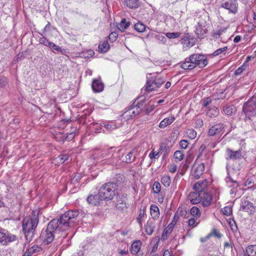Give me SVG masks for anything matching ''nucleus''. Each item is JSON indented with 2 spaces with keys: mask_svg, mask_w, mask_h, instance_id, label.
<instances>
[{
  "mask_svg": "<svg viewBox=\"0 0 256 256\" xmlns=\"http://www.w3.org/2000/svg\"><path fill=\"white\" fill-rule=\"evenodd\" d=\"M79 212L78 210H70L51 220L46 228L42 231L41 238L44 245L48 244L54 240V234L65 232L73 226L77 221Z\"/></svg>",
  "mask_w": 256,
  "mask_h": 256,
  "instance_id": "f257e3e1",
  "label": "nucleus"
},
{
  "mask_svg": "<svg viewBox=\"0 0 256 256\" xmlns=\"http://www.w3.org/2000/svg\"><path fill=\"white\" fill-rule=\"evenodd\" d=\"M40 214V210H33L30 218H25L22 220V232L28 242H30L34 236L36 228L39 222L38 216Z\"/></svg>",
  "mask_w": 256,
  "mask_h": 256,
  "instance_id": "f03ea898",
  "label": "nucleus"
},
{
  "mask_svg": "<svg viewBox=\"0 0 256 256\" xmlns=\"http://www.w3.org/2000/svg\"><path fill=\"white\" fill-rule=\"evenodd\" d=\"M207 64L208 60L206 55L194 54L186 58L185 61L182 63L180 67L184 70H191L196 66L200 68H204Z\"/></svg>",
  "mask_w": 256,
  "mask_h": 256,
  "instance_id": "7ed1b4c3",
  "label": "nucleus"
},
{
  "mask_svg": "<svg viewBox=\"0 0 256 256\" xmlns=\"http://www.w3.org/2000/svg\"><path fill=\"white\" fill-rule=\"evenodd\" d=\"M242 114L246 122L252 120L256 116V97L252 96L244 104Z\"/></svg>",
  "mask_w": 256,
  "mask_h": 256,
  "instance_id": "20e7f679",
  "label": "nucleus"
},
{
  "mask_svg": "<svg viewBox=\"0 0 256 256\" xmlns=\"http://www.w3.org/2000/svg\"><path fill=\"white\" fill-rule=\"evenodd\" d=\"M118 187L116 184L114 182H108L103 184L98 190L104 200L110 201L116 196Z\"/></svg>",
  "mask_w": 256,
  "mask_h": 256,
  "instance_id": "39448f33",
  "label": "nucleus"
},
{
  "mask_svg": "<svg viewBox=\"0 0 256 256\" xmlns=\"http://www.w3.org/2000/svg\"><path fill=\"white\" fill-rule=\"evenodd\" d=\"M18 240V236L8 230L0 226V244L7 246L10 244Z\"/></svg>",
  "mask_w": 256,
  "mask_h": 256,
  "instance_id": "423d86ee",
  "label": "nucleus"
},
{
  "mask_svg": "<svg viewBox=\"0 0 256 256\" xmlns=\"http://www.w3.org/2000/svg\"><path fill=\"white\" fill-rule=\"evenodd\" d=\"M114 148H110L101 152V157L104 160H107L106 162L108 164L114 165L117 164L120 160L118 152H114Z\"/></svg>",
  "mask_w": 256,
  "mask_h": 256,
  "instance_id": "0eeeda50",
  "label": "nucleus"
},
{
  "mask_svg": "<svg viewBox=\"0 0 256 256\" xmlns=\"http://www.w3.org/2000/svg\"><path fill=\"white\" fill-rule=\"evenodd\" d=\"M256 206L250 201L242 199L241 200L240 210L248 212L249 214L252 215L254 214Z\"/></svg>",
  "mask_w": 256,
  "mask_h": 256,
  "instance_id": "6e6552de",
  "label": "nucleus"
},
{
  "mask_svg": "<svg viewBox=\"0 0 256 256\" xmlns=\"http://www.w3.org/2000/svg\"><path fill=\"white\" fill-rule=\"evenodd\" d=\"M222 7L235 14L238 12V2L237 0H222Z\"/></svg>",
  "mask_w": 256,
  "mask_h": 256,
  "instance_id": "1a4fd4ad",
  "label": "nucleus"
},
{
  "mask_svg": "<svg viewBox=\"0 0 256 256\" xmlns=\"http://www.w3.org/2000/svg\"><path fill=\"white\" fill-rule=\"evenodd\" d=\"M228 176L226 178V182L228 186L231 188L230 194L232 195L236 194L238 192V188L239 186V184L236 180H234L230 174L228 168H226Z\"/></svg>",
  "mask_w": 256,
  "mask_h": 256,
  "instance_id": "9d476101",
  "label": "nucleus"
},
{
  "mask_svg": "<svg viewBox=\"0 0 256 256\" xmlns=\"http://www.w3.org/2000/svg\"><path fill=\"white\" fill-rule=\"evenodd\" d=\"M164 82V80L161 78H156L154 80H148L146 82V90L147 92H151L160 88Z\"/></svg>",
  "mask_w": 256,
  "mask_h": 256,
  "instance_id": "9b49d317",
  "label": "nucleus"
},
{
  "mask_svg": "<svg viewBox=\"0 0 256 256\" xmlns=\"http://www.w3.org/2000/svg\"><path fill=\"white\" fill-rule=\"evenodd\" d=\"M206 25V20L202 19L200 20L198 22L195 32L198 36V38L204 36L207 33L208 30Z\"/></svg>",
  "mask_w": 256,
  "mask_h": 256,
  "instance_id": "f8f14e48",
  "label": "nucleus"
},
{
  "mask_svg": "<svg viewBox=\"0 0 256 256\" xmlns=\"http://www.w3.org/2000/svg\"><path fill=\"white\" fill-rule=\"evenodd\" d=\"M226 153L228 157L226 158L227 160H240L242 157V150L239 149L237 150H233L229 148L226 149Z\"/></svg>",
  "mask_w": 256,
  "mask_h": 256,
  "instance_id": "ddd939ff",
  "label": "nucleus"
},
{
  "mask_svg": "<svg viewBox=\"0 0 256 256\" xmlns=\"http://www.w3.org/2000/svg\"><path fill=\"white\" fill-rule=\"evenodd\" d=\"M142 96L138 98L134 102V103L130 106L128 110L126 111L125 113L128 116H129L131 118H134L136 116L139 114L142 110L135 106V103L139 98H142Z\"/></svg>",
  "mask_w": 256,
  "mask_h": 256,
  "instance_id": "4468645a",
  "label": "nucleus"
},
{
  "mask_svg": "<svg viewBox=\"0 0 256 256\" xmlns=\"http://www.w3.org/2000/svg\"><path fill=\"white\" fill-rule=\"evenodd\" d=\"M224 124L219 123L212 126L208 132L209 136H214L218 134L224 132Z\"/></svg>",
  "mask_w": 256,
  "mask_h": 256,
  "instance_id": "2eb2a0df",
  "label": "nucleus"
},
{
  "mask_svg": "<svg viewBox=\"0 0 256 256\" xmlns=\"http://www.w3.org/2000/svg\"><path fill=\"white\" fill-rule=\"evenodd\" d=\"M208 182L207 180L196 182L193 186V189L200 193L204 192L207 188Z\"/></svg>",
  "mask_w": 256,
  "mask_h": 256,
  "instance_id": "dca6fc26",
  "label": "nucleus"
},
{
  "mask_svg": "<svg viewBox=\"0 0 256 256\" xmlns=\"http://www.w3.org/2000/svg\"><path fill=\"white\" fill-rule=\"evenodd\" d=\"M102 200H104L102 199V197L101 196L99 190L98 194L94 195L90 194L86 198V201L88 204H91L94 206L98 204Z\"/></svg>",
  "mask_w": 256,
  "mask_h": 256,
  "instance_id": "f3484780",
  "label": "nucleus"
},
{
  "mask_svg": "<svg viewBox=\"0 0 256 256\" xmlns=\"http://www.w3.org/2000/svg\"><path fill=\"white\" fill-rule=\"evenodd\" d=\"M222 110L226 115L232 116L236 114L237 108L234 104H226L223 106Z\"/></svg>",
  "mask_w": 256,
  "mask_h": 256,
  "instance_id": "a211bd4d",
  "label": "nucleus"
},
{
  "mask_svg": "<svg viewBox=\"0 0 256 256\" xmlns=\"http://www.w3.org/2000/svg\"><path fill=\"white\" fill-rule=\"evenodd\" d=\"M188 198L193 204H199L202 200L200 194L196 192H190L188 196Z\"/></svg>",
  "mask_w": 256,
  "mask_h": 256,
  "instance_id": "6ab92c4d",
  "label": "nucleus"
},
{
  "mask_svg": "<svg viewBox=\"0 0 256 256\" xmlns=\"http://www.w3.org/2000/svg\"><path fill=\"white\" fill-rule=\"evenodd\" d=\"M212 200V196L211 194L208 192H204L203 196H202V204L204 207L209 206Z\"/></svg>",
  "mask_w": 256,
  "mask_h": 256,
  "instance_id": "aec40b11",
  "label": "nucleus"
},
{
  "mask_svg": "<svg viewBox=\"0 0 256 256\" xmlns=\"http://www.w3.org/2000/svg\"><path fill=\"white\" fill-rule=\"evenodd\" d=\"M156 228L155 220L152 219H149L145 226L146 233L148 235H151Z\"/></svg>",
  "mask_w": 256,
  "mask_h": 256,
  "instance_id": "412c9836",
  "label": "nucleus"
},
{
  "mask_svg": "<svg viewBox=\"0 0 256 256\" xmlns=\"http://www.w3.org/2000/svg\"><path fill=\"white\" fill-rule=\"evenodd\" d=\"M92 88L95 92H100L104 90V84L98 80H94L92 84Z\"/></svg>",
  "mask_w": 256,
  "mask_h": 256,
  "instance_id": "4be33fe9",
  "label": "nucleus"
},
{
  "mask_svg": "<svg viewBox=\"0 0 256 256\" xmlns=\"http://www.w3.org/2000/svg\"><path fill=\"white\" fill-rule=\"evenodd\" d=\"M204 170V164H199L194 170L193 176L196 179H198Z\"/></svg>",
  "mask_w": 256,
  "mask_h": 256,
  "instance_id": "5701e85b",
  "label": "nucleus"
},
{
  "mask_svg": "<svg viewBox=\"0 0 256 256\" xmlns=\"http://www.w3.org/2000/svg\"><path fill=\"white\" fill-rule=\"evenodd\" d=\"M173 223H170L168 226L164 228L162 236V240L164 241L167 240L169 234H171L174 229Z\"/></svg>",
  "mask_w": 256,
  "mask_h": 256,
  "instance_id": "b1692460",
  "label": "nucleus"
},
{
  "mask_svg": "<svg viewBox=\"0 0 256 256\" xmlns=\"http://www.w3.org/2000/svg\"><path fill=\"white\" fill-rule=\"evenodd\" d=\"M142 246V242L140 240L134 241L130 247L131 253L133 254H136L140 251Z\"/></svg>",
  "mask_w": 256,
  "mask_h": 256,
  "instance_id": "393cba45",
  "label": "nucleus"
},
{
  "mask_svg": "<svg viewBox=\"0 0 256 256\" xmlns=\"http://www.w3.org/2000/svg\"><path fill=\"white\" fill-rule=\"evenodd\" d=\"M150 213L152 219L155 220L160 216V210L158 206L156 204H152L150 207Z\"/></svg>",
  "mask_w": 256,
  "mask_h": 256,
  "instance_id": "a878e982",
  "label": "nucleus"
},
{
  "mask_svg": "<svg viewBox=\"0 0 256 256\" xmlns=\"http://www.w3.org/2000/svg\"><path fill=\"white\" fill-rule=\"evenodd\" d=\"M126 6L131 9H136L139 7L140 2L138 0H124Z\"/></svg>",
  "mask_w": 256,
  "mask_h": 256,
  "instance_id": "bb28decb",
  "label": "nucleus"
},
{
  "mask_svg": "<svg viewBox=\"0 0 256 256\" xmlns=\"http://www.w3.org/2000/svg\"><path fill=\"white\" fill-rule=\"evenodd\" d=\"M116 200L114 202L116 206H118L120 205V204L124 203L128 200L127 194H116Z\"/></svg>",
  "mask_w": 256,
  "mask_h": 256,
  "instance_id": "cd10ccee",
  "label": "nucleus"
},
{
  "mask_svg": "<svg viewBox=\"0 0 256 256\" xmlns=\"http://www.w3.org/2000/svg\"><path fill=\"white\" fill-rule=\"evenodd\" d=\"M201 160L203 161L201 164H204V168L211 166L213 162V160L210 154H206Z\"/></svg>",
  "mask_w": 256,
  "mask_h": 256,
  "instance_id": "c85d7f7f",
  "label": "nucleus"
},
{
  "mask_svg": "<svg viewBox=\"0 0 256 256\" xmlns=\"http://www.w3.org/2000/svg\"><path fill=\"white\" fill-rule=\"evenodd\" d=\"M175 120V118L174 116H171L170 118H167L164 119L159 124L160 128H164L166 126L170 124Z\"/></svg>",
  "mask_w": 256,
  "mask_h": 256,
  "instance_id": "c756f323",
  "label": "nucleus"
},
{
  "mask_svg": "<svg viewBox=\"0 0 256 256\" xmlns=\"http://www.w3.org/2000/svg\"><path fill=\"white\" fill-rule=\"evenodd\" d=\"M247 256H256V245H250L246 248Z\"/></svg>",
  "mask_w": 256,
  "mask_h": 256,
  "instance_id": "7c9ffc66",
  "label": "nucleus"
},
{
  "mask_svg": "<svg viewBox=\"0 0 256 256\" xmlns=\"http://www.w3.org/2000/svg\"><path fill=\"white\" fill-rule=\"evenodd\" d=\"M219 114V110L214 106L208 110L206 115L210 118H215Z\"/></svg>",
  "mask_w": 256,
  "mask_h": 256,
  "instance_id": "2f4dec72",
  "label": "nucleus"
},
{
  "mask_svg": "<svg viewBox=\"0 0 256 256\" xmlns=\"http://www.w3.org/2000/svg\"><path fill=\"white\" fill-rule=\"evenodd\" d=\"M110 48V46L107 41L104 42L102 44H100L98 46L99 52L101 53H105L107 52Z\"/></svg>",
  "mask_w": 256,
  "mask_h": 256,
  "instance_id": "473e14b6",
  "label": "nucleus"
},
{
  "mask_svg": "<svg viewBox=\"0 0 256 256\" xmlns=\"http://www.w3.org/2000/svg\"><path fill=\"white\" fill-rule=\"evenodd\" d=\"M130 24V22H127L126 18H122L118 28L121 32H124Z\"/></svg>",
  "mask_w": 256,
  "mask_h": 256,
  "instance_id": "72a5a7b5",
  "label": "nucleus"
},
{
  "mask_svg": "<svg viewBox=\"0 0 256 256\" xmlns=\"http://www.w3.org/2000/svg\"><path fill=\"white\" fill-rule=\"evenodd\" d=\"M184 157V154L182 150H176L174 154V158L175 161L180 162L182 160Z\"/></svg>",
  "mask_w": 256,
  "mask_h": 256,
  "instance_id": "f704fd0d",
  "label": "nucleus"
},
{
  "mask_svg": "<svg viewBox=\"0 0 256 256\" xmlns=\"http://www.w3.org/2000/svg\"><path fill=\"white\" fill-rule=\"evenodd\" d=\"M134 28L138 32H142L146 30V26L140 22L134 24Z\"/></svg>",
  "mask_w": 256,
  "mask_h": 256,
  "instance_id": "c9c22d12",
  "label": "nucleus"
},
{
  "mask_svg": "<svg viewBox=\"0 0 256 256\" xmlns=\"http://www.w3.org/2000/svg\"><path fill=\"white\" fill-rule=\"evenodd\" d=\"M161 182L164 186L168 187L170 184L171 178L169 176L164 175L162 177Z\"/></svg>",
  "mask_w": 256,
  "mask_h": 256,
  "instance_id": "e433bc0d",
  "label": "nucleus"
},
{
  "mask_svg": "<svg viewBox=\"0 0 256 256\" xmlns=\"http://www.w3.org/2000/svg\"><path fill=\"white\" fill-rule=\"evenodd\" d=\"M42 250V248L37 246H34L28 249L26 252L31 256L32 254L36 252H40Z\"/></svg>",
  "mask_w": 256,
  "mask_h": 256,
  "instance_id": "4c0bfd02",
  "label": "nucleus"
},
{
  "mask_svg": "<svg viewBox=\"0 0 256 256\" xmlns=\"http://www.w3.org/2000/svg\"><path fill=\"white\" fill-rule=\"evenodd\" d=\"M135 158L136 157L133 154L132 151H130L128 152V154L126 156L125 160H124L123 161L126 163H131L134 160Z\"/></svg>",
  "mask_w": 256,
  "mask_h": 256,
  "instance_id": "58836bf2",
  "label": "nucleus"
},
{
  "mask_svg": "<svg viewBox=\"0 0 256 256\" xmlns=\"http://www.w3.org/2000/svg\"><path fill=\"white\" fill-rule=\"evenodd\" d=\"M56 140L58 142H64L66 141L65 134L59 132L54 136Z\"/></svg>",
  "mask_w": 256,
  "mask_h": 256,
  "instance_id": "ea45409f",
  "label": "nucleus"
},
{
  "mask_svg": "<svg viewBox=\"0 0 256 256\" xmlns=\"http://www.w3.org/2000/svg\"><path fill=\"white\" fill-rule=\"evenodd\" d=\"M8 84V80L6 77L0 75V88H4Z\"/></svg>",
  "mask_w": 256,
  "mask_h": 256,
  "instance_id": "a19ab883",
  "label": "nucleus"
},
{
  "mask_svg": "<svg viewBox=\"0 0 256 256\" xmlns=\"http://www.w3.org/2000/svg\"><path fill=\"white\" fill-rule=\"evenodd\" d=\"M190 213L193 216H200V210L196 206L192 208L190 210Z\"/></svg>",
  "mask_w": 256,
  "mask_h": 256,
  "instance_id": "79ce46f5",
  "label": "nucleus"
},
{
  "mask_svg": "<svg viewBox=\"0 0 256 256\" xmlns=\"http://www.w3.org/2000/svg\"><path fill=\"white\" fill-rule=\"evenodd\" d=\"M195 42H190L187 37L184 38L182 40V43L186 45L187 47L190 48L194 46Z\"/></svg>",
  "mask_w": 256,
  "mask_h": 256,
  "instance_id": "37998d69",
  "label": "nucleus"
},
{
  "mask_svg": "<svg viewBox=\"0 0 256 256\" xmlns=\"http://www.w3.org/2000/svg\"><path fill=\"white\" fill-rule=\"evenodd\" d=\"M68 159V156L66 154H61L56 158V160L60 164L64 163Z\"/></svg>",
  "mask_w": 256,
  "mask_h": 256,
  "instance_id": "c03bdc74",
  "label": "nucleus"
},
{
  "mask_svg": "<svg viewBox=\"0 0 256 256\" xmlns=\"http://www.w3.org/2000/svg\"><path fill=\"white\" fill-rule=\"evenodd\" d=\"M166 35V37L168 38L174 39L180 37V33L178 32H167Z\"/></svg>",
  "mask_w": 256,
  "mask_h": 256,
  "instance_id": "a18cd8bd",
  "label": "nucleus"
},
{
  "mask_svg": "<svg viewBox=\"0 0 256 256\" xmlns=\"http://www.w3.org/2000/svg\"><path fill=\"white\" fill-rule=\"evenodd\" d=\"M222 212L224 215L230 216L232 213V208L230 206H225L222 209Z\"/></svg>",
  "mask_w": 256,
  "mask_h": 256,
  "instance_id": "49530a36",
  "label": "nucleus"
},
{
  "mask_svg": "<svg viewBox=\"0 0 256 256\" xmlns=\"http://www.w3.org/2000/svg\"><path fill=\"white\" fill-rule=\"evenodd\" d=\"M76 130V128H74V130L71 131L70 133L65 134L66 140L70 141L74 138Z\"/></svg>",
  "mask_w": 256,
  "mask_h": 256,
  "instance_id": "de8ad7c7",
  "label": "nucleus"
},
{
  "mask_svg": "<svg viewBox=\"0 0 256 256\" xmlns=\"http://www.w3.org/2000/svg\"><path fill=\"white\" fill-rule=\"evenodd\" d=\"M153 190L155 194H158L160 191V184L158 182H155L153 184Z\"/></svg>",
  "mask_w": 256,
  "mask_h": 256,
  "instance_id": "09e8293b",
  "label": "nucleus"
},
{
  "mask_svg": "<svg viewBox=\"0 0 256 256\" xmlns=\"http://www.w3.org/2000/svg\"><path fill=\"white\" fill-rule=\"evenodd\" d=\"M118 127L114 122H111L106 124V129L109 130H112Z\"/></svg>",
  "mask_w": 256,
  "mask_h": 256,
  "instance_id": "8fccbe9b",
  "label": "nucleus"
},
{
  "mask_svg": "<svg viewBox=\"0 0 256 256\" xmlns=\"http://www.w3.org/2000/svg\"><path fill=\"white\" fill-rule=\"evenodd\" d=\"M118 36V34L116 32H112L109 36L108 38L110 41L111 42H115Z\"/></svg>",
  "mask_w": 256,
  "mask_h": 256,
  "instance_id": "3c124183",
  "label": "nucleus"
},
{
  "mask_svg": "<svg viewBox=\"0 0 256 256\" xmlns=\"http://www.w3.org/2000/svg\"><path fill=\"white\" fill-rule=\"evenodd\" d=\"M187 134L190 139H194L196 136V132L192 130H188L186 132Z\"/></svg>",
  "mask_w": 256,
  "mask_h": 256,
  "instance_id": "603ef678",
  "label": "nucleus"
},
{
  "mask_svg": "<svg viewBox=\"0 0 256 256\" xmlns=\"http://www.w3.org/2000/svg\"><path fill=\"white\" fill-rule=\"evenodd\" d=\"M246 66L244 64L241 66L238 69H236L234 72V74L236 76L240 74L244 70H245Z\"/></svg>",
  "mask_w": 256,
  "mask_h": 256,
  "instance_id": "864d4df0",
  "label": "nucleus"
},
{
  "mask_svg": "<svg viewBox=\"0 0 256 256\" xmlns=\"http://www.w3.org/2000/svg\"><path fill=\"white\" fill-rule=\"evenodd\" d=\"M116 207L120 211H124L128 208V204L126 203V202L124 203L120 204V205Z\"/></svg>",
  "mask_w": 256,
  "mask_h": 256,
  "instance_id": "5fc2aeb1",
  "label": "nucleus"
},
{
  "mask_svg": "<svg viewBox=\"0 0 256 256\" xmlns=\"http://www.w3.org/2000/svg\"><path fill=\"white\" fill-rule=\"evenodd\" d=\"M180 146L182 149H186L188 148V140H183L180 141Z\"/></svg>",
  "mask_w": 256,
  "mask_h": 256,
  "instance_id": "6e6d98bb",
  "label": "nucleus"
},
{
  "mask_svg": "<svg viewBox=\"0 0 256 256\" xmlns=\"http://www.w3.org/2000/svg\"><path fill=\"white\" fill-rule=\"evenodd\" d=\"M245 186H248V188H250L254 185V182L252 180L248 178L246 180L244 184Z\"/></svg>",
  "mask_w": 256,
  "mask_h": 256,
  "instance_id": "4d7b16f0",
  "label": "nucleus"
},
{
  "mask_svg": "<svg viewBox=\"0 0 256 256\" xmlns=\"http://www.w3.org/2000/svg\"><path fill=\"white\" fill-rule=\"evenodd\" d=\"M155 106L154 104L147 106L144 110L146 114H148L150 112L154 110Z\"/></svg>",
  "mask_w": 256,
  "mask_h": 256,
  "instance_id": "13d9d810",
  "label": "nucleus"
},
{
  "mask_svg": "<svg viewBox=\"0 0 256 256\" xmlns=\"http://www.w3.org/2000/svg\"><path fill=\"white\" fill-rule=\"evenodd\" d=\"M87 116L85 114H83L80 118L78 120L79 122L81 124H88V122H87Z\"/></svg>",
  "mask_w": 256,
  "mask_h": 256,
  "instance_id": "bf43d9fd",
  "label": "nucleus"
},
{
  "mask_svg": "<svg viewBox=\"0 0 256 256\" xmlns=\"http://www.w3.org/2000/svg\"><path fill=\"white\" fill-rule=\"evenodd\" d=\"M212 102V100L210 97H207L202 100V106L206 107Z\"/></svg>",
  "mask_w": 256,
  "mask_h": 256,
  "instance_id": "052dcab7",
  "label": "nucleus"
},
{
  "mask_svg": "<svg viewBox=\"0 0 256 256\" xmlns=\"http://www.w3.org/2000/svg\"><path fill=\"white\" fill-rule=\"evenodd\" d=\"M156 38L159 41V43L164 44L166 42V38L162 35H158L156 36Z\"/></svg>",
  "mask_w": 256,
  "mask_h": 256,
  "instance_id": "680f3d73",
  "label": "nucleus"
},
{
  "mask_svg": "<svg viewBox=\"0 0 256 256\" xmlns=\"http://www.w3.org/2000/svg\"><path fill=\"white\" fill-rule=\"evenodd\" d=\"M170 148H171L170 146H167V144H166L164 143V153L163 158H164L167 156L168 154L170 152Z\"/></svg>",
  "mask_w": 256,
  "mask_h": 256,
  "instance_id": "e2e57ef3",
  "label": "nucleus"
},
{
  "mask_svg": "<svg viewBox=\"0 0 256 256\" xmlns=\"http://www.w3.org/2000/svg\"><path fill=\"white\" fill-rule=\"evenodd\" d=\"M81 178L80 174H76L71 180V183H74L75 182H78Z\"/></svg>",
  "mask_w": 256,
  "mask_h": 256,
  "instance_id": "0e129e2a",
  "label": "nucleus"
},
{
  "mask_svg": "<svg viewBox=\"0 0 256 256\" xmlns=\"http://www.w3.org/2000/svg\"><path fill=\"white\" fill-rule=\"evenodd\" d=\"M144 210H140V214H139L138 217L136 218L138 222L140 224H142V218L144 216Z\"/></svg>",
  "mask_w": 256,
  "mask_h": 256,
  "instance_id": "69168bd1",
  "label": "nucleus"
},
{
  "mask_svg": "<svg viewBox=\"0 0 256 256\" xmlns=\"http://www.w3.org/2000/svg\"><path fill=\"white\" fill-rule=\"evenodd\" d=\"M39 42L40 44H44L45 46H46L48 44V40L45 37H42L40 38Z\"/></svg>",
  "mask_w": 256,
  "mask_h": 256,
  "instance_id": "338daca9",
  "label": "nucleus"
},
{
  "mask_svg": "<svg viewBox=\"0 0 256 256\" xmlns=\"http://www.w3.org/2000/svg\"><path fill=\"white\" fill-rule=\"evenodd\" d=\"M196 220L194 218H191L188 220V224L190 226H192L193 227L196 226L197 224H195Z\"/></svg>",
  "mask_w": 256,
  "mask_h": 256,
  "instance_id": "774afa93",
  "label": "nucleus"
}]
</instances>
